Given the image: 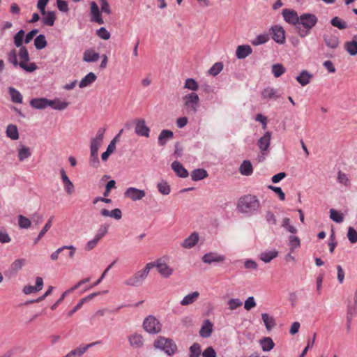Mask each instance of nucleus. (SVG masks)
<instances>
[{
	"label": "nucleus",
	"mask_w": 357,
	"mask_h": 357,
	"mask_svg": "<svg viewBox=\"0 0 357 357\" xmlns=\"http://www.w3.org/2000/svg\"><path fill=\"white\" fill-rule=\"evenodd\" d=\"M261 208V204L255 195H247L241 197L237 203L238 211L248 215L257 213Z\"/></svg>",
	"instance_id": "f257e3e1"
},
{
	"label": "nucleus",
	"mask_w": 357,
	"mask_h": 357,
	"mask_svg": "<svg viewBox=\"0 0 357 357\" xmlns=\"http://www.w3.org/2000/svg\"><path fill=\"white\" fill-rule=\"evenodd\" d=\"M318 22V17L312 13H303L299 16L298 34L301 38H305L310 33V31Z\"/></svg>",
	"instance_id": "f03ea898"
},
{
	"label": "nucleus",
	"mask_w": 357,
	"mask_h": 357,
	"mask_svg": "<svg viewBox=\"0 0 357 357\" xmlns=\"http://www.w3.org/2000/svg\"><path fill=\"white\" fill-rule=\"evenodd\" d=\"M155 349L162 351L169 356H172L177 353L178 347L175 342L170 338L159 336L153 342Z\"/></svg>",
	"instance_id": "7ed1b4c3"
},
{
	"label": "nucleus",
	"mask_w": 357,
	"mask_h": 357,
	"mask_svg": "<svg viewBox=\"0 0 357 357\" xmlns=\"http://www.w3.org/2000/svg\"><path fill=\"white\" fill-rule=\"evenodd\" d=\"M151 269V264H146L145 267L136 272L135 274H133L131 277H130L128 279H127L124 284L127 286L130 287H139L142 284L144 280L146 279V278L148 276L150 271Z\"/></svg>",
	"instance_id": "20e7f679"
},
{
	"label": "nucleus",
	"mask_w": 357,
	"mask_h": 357,
	"mask_svg": "<svg viewBox=\"0 0 357 357\" xmlns=\"http://www.w3.org/2000/svg\"><path fill=\"white\" fill-rule=\"evenodd\" d=\"M19 56L20 62V67L27 73L35 71L38 67L33 62L26 63L29 61V54L26 47H21L19 50Z\"/></svg>",
	"instance_id": "39448f33"
},
{
	"label": "nucleus",
	"mask_w": 357,
	"mask_h": 357,
	"mask_svg": "<svg viewBox=\"0 0 357 357\" xmlns=\"http://www.w3.org/2000/svg\"><path fill=\"white\" fill-rule=\"evenodd\" d=\"M143 328L149 334H158L162 330V325L155 317L150 315L144 320Z\"/></svg>",
	"instance_id": "423d86ee"
},
{
	"label": "nucleus",
	"mask_w": 357,
	"mask_h": 357,
	"mask_svg": "<svg viewBox=\"0 0 357 357\" xmlns=\"http://www.w3.org/2000/svg\"><path fill=\"white\" fill-rule=\"evenodd\" d=\"M151 264V268L155 267L159 273L165 278H169L173 273V269L169 266L162 259H158L155 262L147 263Z\"/></svg>",
	"instance_id": "0eeeda50"
},
{
	"label": "nucleus",
	"mask_w": 357,
	"mask_h": 357,
	"mask_svg": "<svg viewBox=\"0 0 357 357\" xmlns=\"http://www.w3.org/2000/svg\"><path fill=\"white\" fill-rule=\"evenodd\" d=\"M184 106L191 111L196 112L199 102V98L195 92L186 94L183 98Z\"/></svg>",
	"instance_id": "6e6552de"
},
{
	"label": "nucleus",
	"mask_w": 357,
	"mask_h": 357,
	"mask_svg": "<svg viewBox=\"0 0 357 357\" xmlns=\"http://www.w3.org/2000/svg\"><path fill=\"white\" fill-rule=\"evenodd\" d=\"M270 34L273 40L278 44H284L286 41L285 31L282 26H272L270 28Z\"/></svg>",
	"instance_id": "1a4fd4ad"
},
{
	"label": "nucleus",
	"mask_w": 357,
	"mask_h": 357,
	"mask_svg": "<svg viewBox=\"0 0 357 357\" xmlns=\"http://www.w3.org/2000/svg\"><path fill=\"white\" fill-rule=\"evenodd\" d=\"M135 132L140 137H149L150 128L146 125V121L144 119H137L135 120Z\"/></svg>",
	"instance_id": "9d476101"
},
{
	"label": "nucleus",
	"mask_w": 357,
	"mask_h": 357,
	"mask_svg": "<svg viewBox=\"0 0 357 357\" xmlns=\"http://www.w3.org/2000/svg\"><path fill=\"white\" fill-rule=\"evenodd\" d=\"M106 129L100 128L98 130L95 137L91 138L90 151L98 152L100 147L102 144V140Z\"/></svg>",
	"instance_id": "9b49d317"
},
{
	"label": "nucleus",
	"mask_w": 357,
	"mask_h": 357,
	"mask_svg": "<svg viewBox=\"0 0 357 357\" xmlns=\"http://www.w3.org/2000/svg\"><path fill=\"white\" fill-rule=\"evenodd\" d=\"M124 196L133 202H136L142 199L146 196V192L144 190L130 187L124 192Z\"/></svg>",
	"instance_id": "f8f14e48"
},
{
	"label": "nucleus",
	"mask_w": 357,
	"mask_h": 357,
	"mask_svg": "<svg viewBox=\"0 0 357 357\" xmlns=\"http://www.w3.org/2000/svg\"><path fill=\"white\" fill-rule=\"evenodd\" d=\"M282 17L284 21L290 24L298 26L299 16L296 11L293 9L285 8L282 12Z\"/></svg>",
	"instance_id": "ddd939ff"
},
{
	"label": "nucleus",
	"mask_w": 357,
	"mask_h": 357,
	"mask_svg": "<svg viewBox=\"0 0 357 357\" xmlns=\"http://www.w3.org/2000/svg\"><path fill=\"white\" fill-rule=\"evenodd\" d=\"M202 260L204 263L208 264L222 263L225 260V257L215 252H210L204 255Z\"/></svg>",
	"instance_id": "4468645a"
},
{
	"label": "nucleus",
	"mask_w": 357,
	"mask_h": 357,
	"mask_svg": "<svg viewBox=\"0 0 357 357\" xmlns=\"http://www.w3.org/2000/svg\"><path fill=\"white\" fill-rule=\"evenodd\" d=\"M99 343L100 342H95L90 343L84 347H78L76 349L70 351L64 357H81L88 349Z\"/></svg>",
	"instance_id": "2eb2a0df"
},
{
	"label": "nucleus",
	"mask_w": 357,
	"mask_h": 357,
	"mask_svg": "<svg viewBox=\"0 0 357 357\" xmlns=\"http://www.w3.org/2000/svg\"><path fill=\"white\" fill-rule=\"evenodd\" d=\"M91 6V21L93 22H96L99 24H104V21L101 17V13L99 10V8L96 2L92 1L90 4Z\"/></svg>",
	"instance_id": "dca6fc26"
},
{
	"label": "nucleus",
	"mask_w": 357,
	"mask_h": 357,
	"mask_svg": "<svg viewBox=\"0 0 357 357\" xmlns=\"http://www.w3.org/2000/svg\"><path fill=\"white\" fill-rule=\"evenodd\" d=\"M271 139V132L267 131L265 134L258 140V146L261 151L264 154L265 151H268L270 146Z\"/></svg>",
	"instance_id": "f3484780"
},
{
	"label": "nucleus",
	"mask_w": 357,
	"mask_h": 357,
	"mask_svg": "<svg viewBox=\"0 0 357 357\" xmlns=\"http://www.w3.org/2000/svg\"><path fill=\"white\" fill-rule=\"evenodd\" d=\"M199 241V234L197 232L192 233L181 243V245L186 249H190L195 246Z\"/></svg>",
	"instance_id": "a211bd4d"
},
{
	"label": "nucleus",
	"mask_w": 357,
	"mask_h": 357,
	"mask_svg": "<svg viewBox=\"0 0 357 357\" xmlns=\"http://www.w3.org/2000/svg\"><path fill=\"white\" fill-rule=\"evenodd\" d=\"M100 59V54L93 48L86 49L83 53V61L87 63L96 62Z\"/></svg>",
	"instance_id": "6ab92c4d"
},
{
	"label": "nucleus",
	"mask_w": 357,
	"mask_h": 357,
	"mask_svg": "<svg viewBox=\"0 0 357 357\" xmlns=\"http://www.w3.org/2000/svg\"><path fill=\"white\" fill-rule=\"evenodd\" d=\"M128 341L130 346L135 349L140 348L144 344V338L139 333H133L128 337Z\"/></svg>",
	"instance_id": "aec40b11"
},
{
	"label": "nucleus",
	"mask_w": 357,
	"mask_h": 357,
	"mask_svg": "<svg viewBox=\"0 0 357 357\" xmlns=\"http://www.w3.org/2000/svg\"><path fill=\"white\" fill-rule=\"evenodd\" d=\"M252 48L248 45H238L236 50V56L238 59H243L252 53Z\"/></svg>",
	"instance_id": "412c9836"
},
{
	"label": "nucleus",
	"mask_w": 357,
	"mask_h": 357,
	"mask_svg": "<svg viewBox=\"0 0 357 357\" xmlns=\"http://www.w3.org/2000/svg\"><path fill=\"white\" fill-rule=\"evenodd\" d=\"M171 166L178 176L181 178H186L188 176V172L179 162L174 161Z\"/></svg>",
	"instance_id": "4be33fe9"
},
{
	"label": "nucleus",
	"mask_w": 357,
	"mask_h": 357,
	"mask_svg": "<svg viewBox=\"0 0 357 357\" xmlns=\"http://www.w3.org/2000/svg\"><path fill=\"white\" fill-rule=\"evenodd\" d=\"M347 314L355 317L357 315V289L356 290L353 298L348 302Z\"/></svg>",
	"instance_id": "5701e85b"
},
{
	"label": "nucleus",
	"mask_w": 357,
	"mask_h": 357,
	"mask_svg": "<svg viewBox=\"0 0 357 357\" xmlns=\"http://www.w3.org/2000/svg\"><path fill=\"white\" fill-rule=\"evenodd\" d=\"M174 136L172 131L169 130H162L159 134L158 138V143L160 146H165L167 142L171 139Z\"/></svg>",
	"instance_id": "b1692460"
},
{
	"label": "nucleus",
	"mask_w": 357,
	"mask_h": 357,
	"mask_svg": "<svg viewBox=\"0 0 357 357\" xmlns=\"http://www.w3.org/2000/svg\"><path fill=\"white\" fill-rule=\"evenodd\" d=\"M213 331V324L206 319L204 321V324L199 331V335L201 337L206 338L211 336Z\"/></svg>",
	"instance_id": "393cba45"
},
{
	"label": "nucleus",
	"mask_w": 357,
	"mask_h": 357,
	"mask_svg": "<svg viewBox=\"0 0 357 357\" xmlns=\"http://www.w3.org/2000/svg\"><path fill=\"white\" fill-rule=\"evenodd\" d=\"M97 79L95 73L91 72L89 73L86 75H85L79 82V86L81 89L87 87L93 84Z\"/></svg>",
	"instance_id": "a878e982"
},
{
	"label": "nucleus",
	"mask_w": 357,
	"mask_h": 357,
	"mask_svg": "<svg viewBox=\"0 0 357 357\" xmlns=\"http://www.w3.org/2000/svg\"><path fill=\"white\" fill-rule=\"evenodd\" d=\"M42 22L46 26H52L54 24L56 20V15L54 11H45V14H42Z\"/></svg>",
	"instance_id": "bb28decb"
},
{
	"label": "nucleus",
	"mask_w": 357,
	"mask_h": 357,
	"mask_svg": "<svg viewBox=\"0 0 357 357\" xmlns=\"http://www.w3.org/2000/svg\"><path fill=\"white\" fill-rule=\"evenodd\" d=\"M199 293L198 291H193L186 295L180 302L183 306H186L194 303L199 298Z\"/></svg>",
	"instance_id": "cd10ccee"
},
{
	"label": "nucleus",
	"mask_w": 357,
	"mask_h": 357,
	"mask_svg": "<svg viewBox=\"0 0 357 357\" xmlns=\"http://www.w3.org/2000/svg\"><path fill=\"white\" fill-rule=\"evenodd\" d=\"M312 77V75L304 70L296 77V79L301 86H305L310 83Z\"/></svg>",
	"instance_id": "c85d7f7f"
},
{
	"label": "nucleus",
	"mask_w": 357,
	"mask_h": 357,
	"mask_svg": "<svg viewBox=\"0 0 357 357\" xmlns=\"http://www.w3.org/2000/svg\"><path fill=\"white\" fill-rule=\"evenodd\" d=\"M261 319L264 323L266 330L268 331L272 330L276 325L275 319L267 313H263L261 314Z\"/></svg>",
	"instance_id": "c756f323"
},
{
	"label": "nucleus",
	"mask_w": 357,
	"mask_h": 357,
	"mask_svg": "<svg viewBox=\"0 0 357 357\" xmlns=\"http://www.w3.org/2000/svg\"><path fill=\"white\" fill-rule=\"evenodd\" d=\"M259 344L264 351H270L275 347V343L270 337H263L259 340Z\"/></svg>",
	"instance_id": "7c9ffc66"
},
{
	"label": "nucleus",
	"mask_w": 357,
	"mask_h": 357,
	"mask_svg": "<svg viewBox=\"0 0 357 357\" xmlns=\"http://www.w3.org/2000/svg\"><path fill=\"white\" fill-rule=\"evenodd\" d=\"M324 39L326 46L331 49H336L339 45V39L335 36L325 35Z\"/></svg>",
	"instance_id": "2f4dec72"
},
{
	"label": "nucleus",
	"mask_w": 357,
	"mask_h": 357,
	"mask_svg": "<svg viewBox=\"0 0 357 357\" xmlns=\"http://www.w3.org/2000/svg\"><path fill=\"white\" fill-rule=\"evenodd\" d=\"M8 93L10 96L12 102L15 103H22L23 97L19 91L13 86L8 87Z\"/></svg>",
	"instance_id": "473e14b6"
},
{
	"label": "nucleus",
	"mask_w": 357,
	"mask_h": 357,
	"mask_svg": "<svg viewBox=\"0 0 357 357\" xmlns=\"http://www.w3.org/2000/svg\"><path fill=\"white\" fill-rule=\"evenodd\" d=\"M239 172L244 176L251 175L253 172V168L250 161L244 160L239 167Z\"/></svg>",
	"instance_id": "72a5a7b5"
},
{
	"label": "nucleus",
	"mask_w": 357,
	"mask_h": 357,
	"mask_svg": "<svg viewBox=\"0 0 357 357\" xmlns=\"http://www.w3.org/2000/svg\"><path fill=\"white\" fill-rule=\"evenodd\" d=\"M278 255V252L275 250H273L261 252L259 255V258L264 262L269 263L272 259L277 257Z\"/></svg>",
	"instance_id": "f704fd0d"
},
{
	"label": "nucleus",
	"mask_w": 357,
	"mask_h": 357,
	"mask_svg": "<svg viewBox=\"0 0 357 357\" xmlns=\"http://www.w3.org/2000/svg\"><path fill=\"white\" fill-rule=\"evenodd\" d=\"M31 155V151L29 147L20 145L18 148V159L20 161H24Z\"/></svg>",
	"instance_id": "c9c22d12"
},
{
	"label": "nucleus",
	"mask_w": 357,
	"mask_h": 357,
	"mask_svg": "<svg viewBox=\"0 0 357 357\" xmlns=\"http://www.w3.org/2000/svg\"><path fill=\"white\" fill-rule=\"evenodd\" d=\"M6 136L13 140H17L19 139V132L15 125H8L6 128Z\"/></svg>",
	"instance_id": "e433bc0d"
},
{
	"label": "nucleus",
	"mask_w": 357,
	"mask_h": 357,
	"mask_svg": "<svg viewBox=\"0 0 357 357\" xmlns=\"http://www.w3.org/2000/svg\"><path fill=\"white\" fill-rule=\"evenodd\" d=\"M261 96L264 99L266 100H276L279 97L278 95L277 94V90L271 87H267L264 89L261 92Z\"/></svg>",
	"instance_id": "4c0bfd02"
},
{
	"label": "nucleus",
	"mask_w": 357,
	"mask_h": 357,
	"mask_svg": "<svg viewBox=\"0 0 357 357\" xmlns=\"http://www.w3.org/2000/svg\"><path fill=\"white\" fill-rule=\"evenodd\" d=\"M207 176V172L204 169H196L191 173L192 180L195 181L202 180Z\"/></svg>",
	"instance_id": "58836bf2"
},
{
	"label": "nucleus",
	"mask_w": 357,
	"mask_h": 357,
	"mask_svg": "<svg viewBox=\"0 0 357 357\" xmlns=\"http://www.w3.org/2000/svg\"><path fill=\"white\" fill-rule=\"evenodd\" d=\"M46 102L47 98H33L30 101V105L38 109H43L46 108Z\"/></svg>",
	"instance_id": "ea45409f"
},
{
	"label": "nucleus",
	"mask_w": 357,
	"mask_h": 357,
	"mask_svg": "<svg viewBox=\"0 0 357 357\" xmlns=\"http://www.w3.org/2000/svg\"><path fill=\"white\" fill-rule=\"evenodd\" d=\"M47 40L45 36L40 34L36 37L34 40V46L37 50H43L47 46Z\"/></svg>",
	"instance_id": "a19ab883"
},
{
	"label": "nucleus",
	"mask_w": 357,
	"mask_h": 357,
	"mask_svg": "<svg viewBox=\"0 0 357 357\" xmlns=\"http://www.w3.org/2000/svg\"><path fill=\"white\" fill-rule=\"evenodd\" d=\"M269 40V34H259L252 41V44L255 46H257L267 43Z\"/></svg>",
	"instance_id": "79ce46f5"
},
{
	"label": "nucleus",
	"mask_w": 357,
	"mask_h": 357,
	"mask_svg": "<svg viewBox=\"0 0 357 357\" xmlns=\"http://www.w3.org/2000/svg\"><path fill=\"white\" fill-rule=\"evenodd\" d=\"M109 227V225L105 223L100 226L98 229L97 230L94 238H96L97 240L100 241L102 238H103L106 234L108 232V229Z\"/></svg>",
	"instance_id": "37998d69"
},
{
	"label": "nucleus",
	"mask_w": 357,
	"mask_h": 357,
	"mask_svg": "<svg viewBox=\"0 0 357 357\" xmlns=\"http://www.w3.org/2000/svg\"><path fill=\"white\" fill-rule=\"evenodd\" d=\"M282 227L291 234L297 233V229L291 224V220L289 218H284L282 219Z\"/></svg>",
	"instance_id": "c03bdc74"
},
{
	"label": "nucleus",
	"mask_w": 357,
	"mask_h": 357,
	"mask_svg": "<svg viewBox=\"0 0 357 357\" xmlns=\"http://www.w3.org/2000/svg\"><path fill=\"white\" fill-rule=\"evenodd\" d=\"M53 217H51L47 222H46L44 227L42 229V230L38 234L37 238L34 241V243L36 244L45 234V233L50 229L52 227V222Z\"/></svg>",
	"instance_id": "a18cd8bd"
},
{
	"label": "nucleus",
	"mask_w": 357,
	"mask_h": 357,
	"mask_svg": "<svg viewBox=\"0 0 357 357\" xmlns=\"http://www.w3.org/2000/svg\"><path fill=\"white\" fill-rule=\"evenodd\" d=\"M271 71L275 77H279L285 73L286 69L282 64L275 63L272 66Z\"/></svg>",
	"instance_id": "49530a36"
},
{
	"label": "nucleus",
	"mask_w": 357,
	"mask_h": 357,
	"mask_svg": "<svg viewBox=\"0 0 357 357\" xmlns=\"http://www.w3.org/2000/svg\"><path fill=\"white\" fill-rule=\"evenodd\" d=\"M89 165L93 168H98L100 166L98 158V152L90 151Z\"/></svg>",
	"instance_id": "de8ad7c7"
},
{
	"label": "nucleus",
	"mask_w": 357,
	"mask_h": 357,
	"mask_svg": "<svg viewBox=\"0 0 357 357\" xmlns=\"http://www.w3.org/2000/svg\"><path fill=\"white\" fill-rule=\"evenodd\" d=\"M184 88L195 92L198 89L199 85L195 79L192 78H188L185 79Z\"/></svg>",
	"instance_id": "09e8293b"
},
{
	"label": "nucleus",
	"mask_w": 357,
	"mask_h": 357,
	"mask_svg": "<svg viewBox=\"0 0 357 357\" xmlns=\"http://www.w3.org/2000/svg\"><path fill=\"white\" fill-rule=\"evenodd\" d=\"M345 49L351 56L357 54V42L356 40L347 42Z\"/></svg>",
	"instance_id": "8fccbe9b"
},
{
	"label": "nucleus",
	"mask_w": 357,
	"mask_h": 357,
	"mask_svg": "<svg viewBox=\"0 0 357 357\" xmlns=\"http://www.w3.org/2000/svg\"><path fill=\"white\" fill-rule=\"evenodd\" d=\"M24 33H25L24 31L21 29L14 36L13 42H14L15 45L17 47H23L22 43H23V38L24 36Z\"/></svg>",
	"instance_id": "3c124183"
},
{
	"label": "nucleus",
	"mask_w": 357,
	"mask_h": 357,
	"mask_svg": "<svg viewBox=\"0 0 357 357\" xmlns=\"http://www.w3.org/2000/svg\"><path fill=\"white\" fill-rule=\"evenodd\" d=\"M223 69V63L222 62L215 63L208 70V74L213 76L218 75Z\"/></svg>",
	"instance_id": "603ef678"
},
{
	"label": "nucleus",
	"mask_w": 357,
	"mask_h": 357,
	"mask_svg": "<svg viewBox=\"0 0 357 357\" xmlns=\"http://www.w3.org/2000/svg\"><path fill=\"white\" fill-rule=\"evenodd\" d=\"M18 225L22 229H28L31 225V220L22 215H19Z\"/></svg>",
	"instance_id": "864d4df0"
},
{
	"label": "nucleus",
	"mask_w": 357,
	"mask_h": 357,
	"mask_svg": "<svg viewBox=\"0 0 357 357\" xmlns=\"http://www.w3.org/2000/svg\"><path fill=\"white\" fill-rule=\"evenodd\" d=\"M158 190L163 195H167L170 193V186L166 181H161L158 183Z\"/></svg>",
	"instance_id": "5fc2aeb1"
},
{
	"label": "nucleus",
	"mask_w": 357,
	"mask_h": 357,
	"mask_svg": "<svg viewBox=\"0 0 357 357\" xmlns=\"http://www.w3.org/2000/svg\"><path fill=\"white\" fill-rule=\"evenodd\" d=\"M289 245L290 246L291 251L293 252L296 248L301 246V241L297 236L291 235L289 237Z\"/></svg>",
	"instance_id": "6e6d98bb"
},
{
	"label": "nucleus",
	"mask_w": 357,
	"mask_h": 357,
	"mask_svg": "<svg viewBox=\"0 0 357 357\" xmlns=\"http://www.w3.org/2000/svg\"><path fill=\"white\" fill-rule=\"evenodd\" d=\"M331 24L340 29H344L347 28V23L338 17H334L331 21Z\"/></svg>",
	"instance_id": "4d7b16f0"
},
{
	"label": "nucleus",
	"mask_w": 357,
	"mask_h": 357,
	"mask_svg": "<svg viewBox=\"0 0 357 357\" xmlns=\"http://www.w3.org/2000/svg\"><path fill=\"white\" fill-rule=\"evenodd\" d=\"M189 350L190 357H199L201 354V347L198 343L192 344Z\"/></svg>",
	"instance_id": "13d9d810"
},
{
	"label": "nucleus",
	"mask_w": 357,
	"mask_h": 357,
	"mask_svg": "<svg viewBox=\"0 0 357 357\" xmlns=\"http://www.w3.org/2000/svg\"><path fill=\"white\" fill-rule=\"evenodd\" d=\"M330 218L337 223H340L344 220L342 215L333 208L330 210Z\"/></svg>",
	"instance_id": "bf43d9fd"
},
{
	"label": "nucleus",
	"mask_w": 357,
	"mask_h": 357,
	"mask_svg": "<svg viewBox=\"0 0 357 357\" xmlns=\"http://www.w3.org/2000/svg\"><path fill=\"white\" fill-rule=\"evenodd\" d=\"M24 264H25V259H17L12 263L10 268L13 271L17 272L22 268Z\"/></svg>",
	"instance_id": "052dcab7"
},
{
	"label": "nucleus",
	"mask_w": 357,
	"mask_h": 357,
	"mask_svg": "<svg viewBox=\"0 0 357 357\" xmlns=\"http://www.w3.org/2000/svg\"><path fill=\"white\" fill-rule=\"evenodd\" d=\"M8 61L10 63H12L14 66H20V64L17 61V55L15 50H11L8 54Z\"/></svg>",
	"instance_id": "680f3d73"
},
{
	"label": "nucleus",
	"mask_w": 357,
	"mask_h": 357,
	"mask_svg": "<svg viewBox=\"0 0 357 357\" xmlns=\"http://www.w3.org/2000/svg\"><path fill=\"white\" fill-rule=\"evenodd\" d=\"M243 305L239 298H231L228 301V308L231 310H236Z\"/></svg>",
	"instance_id": "e2e57ef3"
},
{
	"label": "nucleus",
	"mask_w": 357,
	"mask_h": 357,
	"mask_svg": "<svg viewBox=\"0 0 357 357\" xmlns=\"http://www.w3.org/2000/svg\"><path fill=\"white\" fill-rule=\"evenodd\" d=\"M347 238L351 243L357 242V231L351 227H349L348 229Z\"/></svg>",
	"instance_id": "0e129e2a"
},
{
	"label": "nucleus",
	"mask_w": 357,
	"mask_h": 357,
	"mask_svg": "<svg viewBox=\"0 0 357 357\" xmlns=\"http://www.w3.org/2000/svg\"><path fill=\"white\" fill-rule=\"evenodd\" d=\"M97 36L103 40H108L111 36L110 33L105 27L97 30Z\"/></svg>",
	"instance_id": "69168bd1"
},
{
	"label": "nucleus",
	"mask_w": 357,
	"mask_h": 357,
	"mask_svg": "<svg viewBox=\"0 0 357 357\" xmlns=\"http://www.w3.org/2000/svg\"><path fill=\"white\" fill-rule=\"evenodd\" d=\"M337 181L345 186L348 185L349 183L347 174L341 171H339L337 173Z\"/></svg>",
	"instance_id": "338daca9"
},
{
	"label": "nucleus",
	"mask_w": 357,
	"mask_h": 357,
	"mask_svg": "<svg viewBox=\"0 0 357 357\" xmlns=\"http://www.w3.org/2000/svg\"><path fill=\"white\" fill-rule=\"evenodd\" d=\"M203 357H217L216 352L212 347H207L202 352Z\"/></svg>",
	"instance_id": "774afa93"
}]
</instances>
